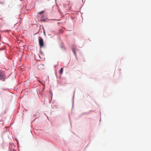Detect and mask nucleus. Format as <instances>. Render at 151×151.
Listing matches in <instances>:
<instances>
[{
    "label": "nucleus",
    "instance_id": "8",
    "mask_svg": "<svg viewBox=\"0 0 151 151\" xmlns=\"http://www.w3.org/2000/svg\"><path fill=\"white\" fill-rule=\"evenodd\" d=\"M41 21H44V19H43H43H42V20H41Z\"/></svg>",
    "mask_w": 151,
    "mask_h": 151
},
{
    "label": "nucleus",
    "instance_id": "4",
    "mask_svg": "<svg viewBox=\"0 0 151 151\" xmlns=\"http://www.w3.org/2000/svg\"><path fill=\"white\" fill-rule=\"evenodd\" d=\"M63 68H62L60 70V74H62L63 72Z\"/></svg>",
    "mask_w": 151,
    "mask_h": 151
},
{
    "label": "nucleus",
    "instance_id": "1",
    "mask_svg": "<svg viewBox=\"0 0 151 151\" xmlns=\"http://www.w3.org/2000/svg\"><path fill=\"white\" fill-rule=\"evenodd\" d=\"M5 75L3 71L2 70H0V80L4 81L5 77Z\"/></svg>",
    "mask_w": 151,
    "mask_h": 151
},
{
    "label": "nucleus",
    "instance_id": "5",
    "mask_svg": "<svg viewBox=\"0 0 151 151\" xmlns=\"http://www.w3.org/2000/svg\"><path fill=\"white\" fill-rule=\"evenodd\" d=\"M44 12V11H42L41 12H39V14H41L42 13H43Z\"/></svg>",
    "mask_w": 151,
    "mask_h": 151
},
{
    "label": "nucleus",
    "instance_id": "3",
    "mask_svg": "<svg viewBox=\"0 0 151 151\" xmlns=\"http://www.w3.org/2000/svg\"><path fill=\"white\" fill-rule=\"evenodd\" d=\"M9 149L10 150V151H16L13 148L12 145H10Z\"/></svg>",
    "mask_w": 151,
    "mask_h": 151
},
{
    "label": "nucleus",
    "instance_id": "6",
    "mask_svg": "<svg viewBox=\"0 0 151 151\" xmlns=\"http://www.w3.org/2000/svg\"><path fill=\"white\" fill-rule=\"evenodd\" d=\"M73 52H74L75 55H76V53L75 51H74V50H73Z\"/></svg>",
    "mask_w": 151,
    "mask_h": 151
},
{
    "label": "nucleus",
    "instance_id": "7",
    "mask_svg": "<svg viewBox=\"0 0 151 151\" xmlns=\"http://www.w3.org/2000/svg\"><path fill=\"white\" fill-rule=\"evenodd\" d=\"M38 81L40 83H42V82L39 80H38Z\"/></svg>",
    "mask_w": 151,
    "mask_h": 151
},
{
    "label": "nucleus",
    "instance_id": "2",
    "mask_svg": "<svg viewBox=\"0 0 151 151\" xmlns=\"http://www.w3.org/2000/svg\"><path fill=\"white\" fill-rule=\"evenodd\" d=\"M39 44L40 47H42L44 46V42L42 38H40L39 40Z\"/></svg>",
    "mask_w": 151,
    "mask_h": 151
}]
</instances>
